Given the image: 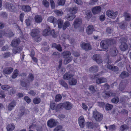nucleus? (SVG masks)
<instances>
[{
  "label": "nucleus",
  "instance_id": "27",
  "mask_svg": "<svg viewBox=\"0 0 131 131\" xmlns=\"http://www.w3.org/2000/svg\"><path fill=\"white\" fill-rule=\"evenodd\" d=\"M98 70V67L97 66H93L91 67L89 71L95 73L97 72Z\"/></svg>",
  "mask_w": 131,
  "mask_h": 131
},
{
  "label": "nucleus",
  "instance_id": "48",
  "mask_svg": "<svg viewBox=\"0 0 131 131\" xmlns=\"http://www.w3.org/2000/svg\"><path fill=\"white\" fill-rule=\"evenodd\" d=\"M93 60L96 61L98 63H101L102 61L101 58H93Z\"/></svg>",
  "mask_w": 131,
  "mask_h": 131
},
{
  "label": "nucleus",
  "instance_id": "36",
  "mask_svg": "<svg viewBox=\"0 0 131 131\" xmlns=\"http://www.w3.org/2000/svg\"><path fill=\"white\" fill-rule=\"evenodd\" d=\"M124 16L125 18V20L126 21H129L131 20V16L130 14L126 12L124 13Z\"/></svg>",
  "mask_w": 131,
  "mask_h": 131
},
{
  "label": "nucleus",
  "instance_id": "41",
  "mask_svg": "<svg viewBox=\"0 0 131 131\" xmlns=\"http://www.w3.org/2000/svg\"><path fill=\"white\" fill-rule=\"evenodd\" d=\"M127 25L126 23H121L119 24L120 28L123 29H125L126 28Z\"/></svg>",
  "mask_w": 131,
  "mask_h": 131
},
{
  "label": "nucleus",
  "instance_id": "19",
  "mask_svg": "<svg viewBox=\"0 0 131 131\" xmlns=\"http://www.w3.org/2000/svg\"><path fill=\"white\" fill-rule=\"evenodd\" d=\"M107 82L106 79L104 78H97L96 80V82L97 84H101Z\"/></svg>",
  "mask_w": 131,
  "mask_h": 131
},
{
  "label": "nucleus",
  "instance_id": "11",
  "mask_svg": "<svg viewBox=\"0 0 131 131\" xmlns=\"http://www.w3.org/2000/svg\"><path fill=\"white\" fill-rule=\"evenodd\" d=\"M101 6H97L93 7L92 9V11L94 14L95 15L100 13L101 12Z\"/></svg>",
  "mask_w": 131,
  "mask_h": 131
},
{
  "label": "nucleus",
  "instance_id": "64",
  "mask_svg": "<svg viewBox=\"0 0 131 131\" xmlns=\"http://www.w3.org/2000/svg\"><path fill=\"white\" fill-rule=\"evenodd\" d=\"M56 49L59 51L61 52L62 51V48L60 44H58L56 47Z\"/></svg>",
  "mask_w": 131,
  "mask_h": 131
},
{
  "label": "nucleus",
  "instance_id": "20",
  "mask_svg": "<svg viewBox=\"0 0 131 131\" xmlns=\"http://www.w3.org/2000/svg\"><path fill=\"white\" fill-rule=\"evenodd\" d=\"M13 69L11 67L4 68L3 70L4 74H9L13 71Z\"/></svg>",
  "mask_w": 131,
  "mask_h": 131
},
{
  "label": "nucleus",
  "instance_id": "40",
  "mask_svg": "<svg viewBox=\"0 0 131 131\" xmlns=\"http://www.w3.org/2000/svg\"><path fill=\"white\" fill-rule=\"evenodd\" d=\"M58 27L61 28L63 27V21L61 19H59L57 23Z\"/></svg>",
  "mask_w": 131,
  "mask_h": 131
},
{
  "label": "nucleus",
  "instance_id": "35",
  "mask_svg": "<svg viewBox=\"0 0 131 131\" xmlns=\"http://www.w3.org/2000/svg\"><path fill=\"white\" fill-rule=\"evenodd\" d=\"M59 83L62 86H64L66 89H68V86L67 83L63 80H60L59 81Z\"/></svg>",
  "mask_w": 131,
  "mask_h": 131
},
{
  "label": "nucleus",
  "instance_id": "42",
  "mask_svg": "<svg viewBox=\"0 0 131 131\" xmlns=\"http://www.w3.org/2000/svg\"><path fill=\"white\" fill-rule=\"evenodd\" d=\"M42 3L45 7L47 8L49 7V3L47 0H43L42 1Z\"/></svg>",
  "mask_w": 131,
  "mask_h": 131
},
{
  "label": "nucleus",
  "instance_id": "14",
  "mask_svg": "<svg viewBox=\"0 0 131 131\" xmlns=\"http://www.w3.org/2000/svg\"><path fill=\"white\" fill-rule=\"evenodd\" d=\"M103 97L104 98H107L110 96H115L116 95L115 93H113L110 92H104L102 94Z\"/></svg>",
  "mask_w": 131,
  "mask_h": 131
},
{
  "label": "nucleus",
  "instance_id": "4",
  "mask_svg": "<svg viewBox=\"0 0 131 131\" xmlns=\"http://www.w3.org/2000/svg\"><path fill=\"white\" fill-rule=\"evenodd\" d=\"M52 35L53 37H55L56 36L54 29L51 30L50 27L45 29L43 32V35L46 36L49 35Z\"/></svg>",
  "mask_w": 131,
  "mask_h": 131
},
{
  "label": "nucleus",
  "instance_id": "29",
  "mask_svg": "<svg viewBox=\"0 0 131 131\" xmlns=\"http://www.w3.org/2000/svg\"><path fill=\"white\" fill-rule=\"evenodd\" d=\"M35 20L36 22L39 23L42 21V19L41 16L37 15L35 16Z\"/></svg>",
  "mask_w": 131,
  "mask_h": 131
},
{
  "label": "nucleus",
  "instance_id": "39",
  "mask_svg": "<svg viewBox=\"0 0 131 131\" xmlns=\"http://www.w3.org/2000/svg\"><path fill=\"white\" fill-rule=\"evenodd\" d=\"M66 0H58L57 3L59 6L64 5L66 2Z\"/></svg>",
  "mask_w": 131,
  "mask_h": 131
},
{
  "label": "nucleus",
  "instance_id": "7",
  "mask_svg": "<svg viewBox=\"0 0 131 131\" xmlns=\"http://www.w3.org/2000/svg\"><path fill=\"white\" fill-rule=\"evenodd\" d=\"M6 7L7 9L10 12H14L16 10L15 6L13 4L7 2L5 4Z\"/></svg>",
  "mask_w": 131,
  "mask_h": 131
},
{
  "label": "nucleus",
  "instance_id": "34",
  "mask_svg": "<svg viewBox=\"0 0 131 131\" xmlns=\"http://www.w3.org/2000/svg\"><path fill=\"white\" fill-rule=\"evenodd\" d=\"M129 128V127L126 125H121L119 131H124L127 130Z\"/></svg>",
  "mask_w": 131,
  "mask_h": 131
},
{
  "label": "nucleus",
  "instance_id": "52",
  "mask_svg": "<svg viewBox=\"0 0 131 131\" xmlns=\"http://www.w3.org/2000/svg\"><path fill=\"white\" fill-rule=\"evenodd\" d=\"M61 96L60 94H58L56 96L55 101L56 102H58L61 100Z\"/></svg>",
  "mask_w": 131,
  "mask_h": 131
},
{
  "label": "nucleus",
  "instance_id": "55",
  "mask_svg": "<svg viewBox=\"0 0 131 131\" xmlns=\"http://www.w3.org/2000/svg\"><path fill=\"white\" fill-rule=\"evenodd\" d=\"M71 60V58H66L64 60V63L66 64L70 62Z\"/></svg>",
  "mask_w": 131,
  "mask_h": 131
},
{
  "label": "nucleus",
  "instance_id": "59",
  "mask_svg": "<svg viewBox=\"0 0 131 131\" xmlns=\"http://www.w3.org/2000/svg\"><path fill=\"white\" fill-rule=\"evenodd\" d=\"M20 111H21L20 114L21 115L26 114V112L27 111V110H26L23 107L22 109L20 110Z\"/></svg>",
  "mask_w": 131,
  "mask_h": 131
},
{
  "label": "nucleus",
  "instance_id": "60",
  "mask_svg": "<svg viewBox=\"0 0 131 131\" xmlns=\"http://www.w3.org/2000/svg\"><path fill=\"white\" fill-rule=\"evenodd\" d=\"M24 14L23 13H21L20 15L19 19L21 22L23 23V19L24 16Z\"/></svg>",
  "mask_w": 131,
  "mask_h": 131
},
{
  "label": "nucleus",
  "instance_id": "23",
  "mask_svg": "<svg viewBox=\"0 0 131 131\" xmlns=\"http://www.w3.org/2000/svg\"><path fill=\"white\" fill-rule=\"evenodd\" d=\"M85 14L86 15L85 18L88 20H89L92 16V15L91 11L89 10H87L86 11Z\"/></svg>",
  "mask_w": 131,
  "mask_h": 131
},
{
  "label": "nucleus",
  "instance_id": "58",
  "mask_svg": "<svg viewBox=\"0 0 131 131\" xmlns=\"http://www.w3.org/2000/svg\"><path fill=\"white\" fill-rule=\"evenodd\" d=\"M5 30H0V38H2L4 36H5Z\"/></svg>",
  "mask_w": 131,
  "mask_h": 131
},
{
  "label": "nucleus",
  "instance_id": "10",
  "mask_svg": "<svg viewBox=\"0 0 131 131\" xmlns=\"http://www.w3.org/2000/svg\"><path fill=\"white\" fill-rule=\"evenodd\" d=\"M101 48L104 50H107L108 48L109 45L106 40H102L100 43Z\"/></svg>",
  "mask_w": 131,
  "mask_h": 131
},
{
  "label": "nucleus",
  "instance_id": "16",
  "mask_svg": "<svg viewBox=\"0 0 131 131\" xmlns=\"http://www.w3.org/2000/svg\"><path fill=\"white\" fill-rule=\"evenodd\" d=\"M63 107L67 110H70L72 107V104L68 102H65L63 103Z\"/></svg>",
  "mask_w": 131,
  "mask_h": 131
},
{
  "label": "nucleus",
  "instance_id": "3",
  "mask_svg": "<svg viewBox=\"0 0 131 131\" xmlns=\"http://www.w3.org/2000/svg\"><path fill=\"white\" fill-rule=\"evenodd\" d=\"M40 32L39 29H34L31 30L30 32V35L33 38H35V41L39 42L41 40V39L40 38L39 33Z\"/></svg>",
  "mask_w": 131,
  "mask_h": 131
},
{
  "label": "nucleus",
  "instance_id": "53",
  "mask_svg": "<svg viewBox=\"0 0 131 131\" xmlns=\"http://www.w3.org/2000/svg\"><path fill=\"white\" fill-rule=\"evenodd\" d=\"M113 107L112 105H110L108 104H107L106 105V109L107 110H110Z\"/></svg>",
  "mask_w": 131,
  "mask_h": 131
},
{
  "label": "nucleus",
  "instance_id": "47",
  "mask_svg": "<svg viewBox=\"0 0 131 131\" xmlns=\"http://www.w3.org/2000/svg\"><path fill=\"white\" fill-rule=\"evenodd\" d=\"M118 53V51L116 49H115L113 50L112 53V56L113 57L116 56Z\"/></svg>",
  "mask_w": 131,
  "mask_h": 131
},
{
  "label": "nucleus",
  "instance_id": "30",
  "mask_svg": "<svg viewBox=\"0 0 131 131\" xmlns=\"http://www.w3.org/2000/svg\"><path fill=\"white\" fill-rule=\"evenodd\" d=\"M15 126L13 124H10L7 125L6 129L8 131H12L15 128Z\"/></svg>",
  "mask_w": 131,
  "mask_h": 131
},
{
  "label": "nucleus",
  "instance_id": "61",
  "mask_svg": "<svg viewBox=\"0 0 131 131\" xmlns=\"http://www.w3.org/2000/svg\"><path fill=\"white\" fill-rule=\"evenodd\" d=\"M119 101V99L117 97H116L113 99L111 100V101L114 103H117Z\"/></svg>",
  "mask_w": 131,
  "mask_h": 131
},
{
  "label": "nucleus",
  "instance_id": "12",
  "mask_svg": "<svg viewBox=\"0 0 131 131\" xmlns=\"http://www.w3.org/2000/svg\"><path fill=\"white\" fill-rule=\"evenodd\" d=\"M119 48L121 51H125L128 49V45L126 42L122 41L119 46Z\"/></svg>",
  "mask_w": 131,
  "mask_h": 131
},
{
  "label": "nucleus",
  "instance_id": "15",
  "mask_svg": "<svg viewBox=\"0 0 131 131\" xmlns=\"http://www.w3.org/2000/svg\"><path fill=\"white\" fill-rule=\"evenodd\" d=\"M57 124V122L53 119H51L48 121L47 125L49 127L52 128L55 126Z\"/></svg>",
  "mask_w": 131,
  "mask_h": 131
},
{
  "label": "nucleus",
  "instance_id": "63",
  "mask_svg": "<svg viewBox=\"0 0 131 131\" xmlns=\"http://www.w3.org/2000/svg\"><path fill=\"white\" fill-rule=\"evenodd\" d=\"M105 15H102L100 16V19L101 21H104L105 19Z\"/></svg>",
  "mask_w": 131,
  "mask_h": 131
},
{
  "label": "nucleus",
  "instance_id": "13",
  "mask_svg": "<svg viewBox=\"0 0 131 131\" xmlns=\"http://www.w3.org/2000/svg\"><path fill=\"white\" fill-rule=\"evenodd\" d=\"M78 123L80 127L83 128L84 127L85 120L83 116H80L78 119Z\"/></svg>",
  "mask_w": 131,
  "mask_h": 131
},
{
  "label": "nucleus",
  "instance_id": "33",
  "mask_svg": "<svg viewBox=\"0 0 131 131\" xmlns=\"http://www.w3.org/2000/svg\"><path fill=\"white\" fill-rule=\"evenodd\" d=\"M129 73L127 72L123 71L121 73L120 76L122 78L124 79L128 77L129 76Z\"/></svg>",
  "mask_w": 131,
  "mask_h": 131
},
{
  "label": "nucleus",
  "instance_id": "1",
  "mask_svg": "<svg viewBox=\"0 0 131 131\" xmlns=\"http://www.w3.org/2000/svg\"><path fill=\"white\" fill-rule=\"evenodd\" d=\"M20 39L18 38H16L13 39L12 41L11 46L15 48L13 50V53L15 54L21 51L23 48L21 46L17 47L20 42Z\"/></svg>",
  "mask_w": 131,
  "mask_h": 131
},
{
  "label": "nucleus",
  "instance_id": "37",
  "mask_svg": "<svg viewBox=\"0 0 131 131\" xmlns=\"http://www.w3.org/2000/svg\"><path fill=\"white\" fill-rule=\"evenodd\" d=\"M62 54L64 56L66 57H69L71 56V53L69 51H66L63 52Z\"/></svg>",
  "mask_w": 131,
  "mask_h": 131
},
{
  "label": "nucleus",
  "instance_id": "24",
  "mask_svg": "<svg viewBox=\"0 0 131 131\" xmlns=\"http://www.w3.org/2000/svg\"><path fill=\"white\" fill-rule=\"evenodd\" d=\"M22 10L25 12H28L31 10V8L29 5H23L21 8Z\"/></svg>",
  "mask_w": 131,
  "mask_h": 131
},
{
  "label": "nucleus",
  "instance_id": "31",
  "mask_svg": "<svg viewBox=\"0 0 131 131\" xmlns=\"http://www.w3.org/2000/svg\"><path fill=\"white\" fill-rule=\"evenodd\" d=\"M108 45H113L116 42V40L110 38L106 40Z\"/></svg>",
  "mask_w": 131,
  "mask_h": 131
},
{
  "label": "nucleus",
  "instance_id": "62",
  "mask_svg": "<svg viewBox=\"0 0 131 131\" xmlns=\"http://www.w3.org/2000/svg\"><path fill=\"white\" fill-rule=\"evenodd\" d=\"M11 54L9 52H7L4 54V57H8L10 56Z\"/></svg>",
  "mask_w": 131,
  "mask_h": 131
},
{
  "label": "nucleus",
  "instance_id": "51",
  "mask_svg": "<svg viewBox=\"0 0 131 131\" xmlns=\"http://www.w3.org/2000/svg\"><path fill=\"white\" fill-rule=\"evenodd\" d=\"M10 88L9 86L6 85H3L1 86L2 89L4 90H7L9 89Z\"/></svg>",
  "mask_w": 131,
  "mask_h": 131
},
{
  "label": "nucleus",
  "instance_id": "18",
  "mask_svg": "<svg viewBox=\"0 0 131 131\" xmlns=\"http://www.w3.org/2000/svg\"><path fill=\"white\" fill-rule=\"evenodd\" d=\"M16 103L15 101H13L9 103L8 106V110L11 111L16 106Z\"/></svg>",
  "mask_w": 131,
  "mask_h": 131
},
{
  "label": "nucleus",
  "instance_id": "46",
  "mask_svg": "<svg viewBox=\"0 0 131 131\" xmlns=\"http://www.w3.org/2000/svg\"><path fill=\"white\" fill-rule=\"evenodd\" d=\"M18 71L17 69H16L14 71L12 76V78L13 79L15 78L18 75Z\"/></svg>",
  "mask_w": 131,
  "mask_h": 131
},
{
  "label": "nucleus",
  "instance_id": "25",
  "mask_svg": "<svg viewBox=\"0 0 131 131\" xmlns=\"http://www.w3.org/2000/svg\"><path fill=\"white\" fill-rule=\"evenodd\" d=\"M74 75L70 72H67L65 73L63 75V78L64 79L69 80Z\"/></svg>",
  "mask_w": 131,
  "mask_h": 131
},
{
  "label": "nucleus",
  "instance_id": "32",
  "mask_svg": "<svg viewBox=\"0 0 131 131\" xmlns=\"http://www.w3.org/2000/svg\"><path fill=\"white\" fill-rule=\"evenodd\" d=\"M34 77L33 74L31 73H30L28 77L27 80V81L28 83L32 82L34 80Z\"/></svg>",
  "mask_w": 131,
  "mask_h": 131
},
{
  "label": "nucleus",
  "instance_id": "54",
  "mask_svg": "<svg viewBox=\"0 0 131 131\" xmlns=\"http://www.w3.org/2000/svg\"><path fill=\"white\" fill-rule=\"evenodd\" d=\"M50 2L51 8L52 9H54L55 8V4L53 0H50Z\"/></svg>",
  "mask_w": 131,
  "mask_h": 131
},
{
  "label": "nucleus",
  "instance_id": "21",
  "mask_svg": "<svg viewBox=\"0 0 131 131\" xmlns=\"http://www.w3.org/2000/svg\"><path fill=\"white\" fill-rule=\"evenodd\" d=\"M94 28L93 26L89 25L87 27L86 29V32L89 35L91 34L93 31Z\"/></svg>",
  "mask_w": 131,
  "mask_h": 131
},
{
  "label": "nucleus",
  "instance_id": "57",
  "mask_svg": "<svg viewBox=\"0 0 131 131\" xmlns=\"http://www.w3.org/2000/svg\"><path fill=\"white\" fill-rule=\"evenodd\" d=\"M86 125L89 128H92L93 127V123L91 122H88Z\"/></svg>",
  "mask_w": 131,
  "mask_h": 131
},
{
  "label": "nucleus",
  "instance_id": "50",
  "mask_svg": "<svg viewBox=\"0 0 131 131\" xmlns=\"http://www.w3.org/2000/svg\"><path fill=\"white\" fill-rule=\"evenodd\" d=\"M28 83L27 84L25 82H24L23 81H22L21 82V86H22L25 87H27L28 86H29V84L28 83V82H27Z\"/></svg>",
  "mask_w": 131,
  "mask_h": 131
},
{
  "label": "nucleus",
  "instance_id": "17",
  "mask_svg": "<svg viewBox=\"0 0 131 131\" xmlns=\"http://www.w3.org/2000/svg\"><path fill=\"white\" fill-rule=\"evenodd\" d=\"M48 21L53 23L54 25H57L58 22L57 19L53 16L49 17L48 18Z\"/></svg>",
  "mask_w": 131,
  "mask_h": 131
},
{
  "label": "nucleus",
  "instance_id": "44",
  "mask_svg": "<svg viewBox=\"0 0 131 131\" xmlns=\"http://www.w3.org/2000/svg\"><path fill=\"white\" fill-rule=\"evenodd\" d=\"M63 107V103L59 104L57 105L56 108V111H58L60 109Z\"/></svg>",
  "mask_w": 131,
  "mask_h": 131
},
{
  "label": "nucleus",
  "instance_id": "56",
  "mask_svg": "<svg viewBox=\"0 0 131 131\" xmlns=\"http://www.w3.org/2000/svg\"><path fill=\"white\" fill-rule=\"evenodd\" d=\"M113 29L109 27L107 28L106 30V32L108 34H111L113 32Z\"/></svg>",
  "mask_w": 131,
  "mask_h": 131
},
{
  "label": "nucleus",
  "instance_id": "26",
  "mask_svg": "<svg viewBox=\"0 0 131 131\" xmlns=\"http://www.w3.org/2000/svg\"><path fill=\"white\" fill-rule=\"evenodd\" d=\"M89 88L90 91L92 93H94L98 91V89L96 86L91 85L89 87Z\"/></svg>",
  "mask_w": 131,
  "mask_h": 131
},
{
  "label": "nucleus",
  "instance_id": "22",
  "mask_svg": "<svg viewBox=\"0 0 131 131\" xmlns=\"http://www.w3.org/2000/svg\"><path fill=\"white\" fill-rule=\"evenodd\" d=\"M5 36L10 38L14 36V34L11 30L5 31Z\"/></svg>",
  "mask_w": 131,
  "mask_h": 131
},
{
  "label": "nucleus",
  "instance_id": "9",
  "mask_svg": "<svg viewBox=\"0 0 131 131\" xmlns=\"http://www.w3.org/2000/svg\"><path fill=\"white\" fill-rule=\"evenodd\" d=\"M82 24L81 20L79 18H77L75 19L73 24L74 27L77 28L80 27Z\"/></svg>",
  "mask_w": 131,
  "mask_h": 131
},
{
  "label": "nucleus",
  "instance_id": "5",
  "mask_svg": "<svg viewBox=\"0 0 131 131\" xmlns=\"http://www.w3.org/2000/svg\"><path fill=\"white\" fill-rule=\"evenodd\" d=\"M118 14L117 12H114L112 10H109L106 12V15L109 17L113 19H115L117 16Z\"/></svg>",
  "mask_w": 131,
  "mask_h": 131
},
{
  "label": "nucleus",
  "instance_id": "45",
  "mask_svg": "<svg viewBox=\"0 0 131 131\" xmlns=\"http://www.w3.org/2000/svg\"><path fill=\"white\" fill-rule=\"evenodd\" d=\"M41 101V100L39 98L36 97L33 100V102L34 104H37L39 103Z\"/></svg>",
  "mask_w": 131,
  "mask_h": 131
},
{
  "label": "nucleus",
  "instance_id": "28",
  "mask_svg": "<svg viewBox=\"0 0 131 131\" xmlns=\"http://www.w3.org/2000/svg\"><path fill=\"white\" fill-rule=\"evenodd\" d=\"M77 82V80L75 78H72L69 81V84L71 85H74L76 84Z\"/></svg>",
  "mask_w": 131,
  "mask_h": 131
},
{
  "label": "nucleus",
  "instance_id": "6",
  "mask_svg": "<svg viewBox=\"0 0 131 131\" xmlns=\"http://www.w3.org/2000/svg\"><path fill=\"white\" fill-rule=\"evenodd\" d=\"M93 115L94 117L97 121H100L102 119V114L98 112L94 111L93 112Z\"/></svg>",
  "mask_w": 131,
  "mask_h": 131
},
{
  "label": "nucleus",
  "instance_id": "8",
  "mask_svg": "<svg viewBox=\"0 0 131 131\" xmlns=\"http://www.w3.org/2000/svg\"><path fill=\"white\" fill-rule=\"evenodd\" d=\"M81 47L82 48L85 50H90L92 49L91 45L88 43L83 42L81 44Z\"/></svg>",
  "mask_w": 131,
  "mask_h": 131
},
{
  "label": "nucleus",
  "instance_id": "38",
  "mask_svg": "<svg viewBox=\"0 0 131 131\" xmlns=\"http://www.w3.org/2000/svg\"><path fill=\"white\" fill-rule=\"evenodd\" d=\"M70 25V23L68 21H65L63 24L62 29L63 30H65Z\"/></svg>",
  "mask_w": 131,
  "mask_h": 131
},
{
  "label": "nucleus",
  "instance_id": "2",
  "mask_svg": "<svg viewBox=\"0 0 131 131\" xmlns=\"http://www.w3.org/2000/svg\"><path fill=\"white\" fill-rule=\"evenodd\" d=\"M78 9V7H71L69 8L68 11L71 14L67 15L66 17V18L69 21L72 20L76 16L75 14L77 13Z\"/></svg>",
  "mask_w": 131,
  "mask_h": 131
},
{
  "label": "nucleus",
  "instance_id": "43",
  "mask_svg": "<svg viewBox=\"0 0 131 131\" xmlns=\"http://www.w3.org/2000/svg\"><path fill=\"white\" fill-rule=\"evenodd\" d=\"M55 14L58 16H60L62 15L63 13L62 11L56 10L54 11Z\"/></svg>",
  "mask_w": 131,
  "mask_h": 131
},
{
  "label": "nucleus",
  "instance_id": "49",
  "mask_svg": "<svg viewBox=\"0 0 131 131\" xmlns=\"http://www.w3.org/2000/svg\"><path fill=\"white\" fill-rule=\"evenodd\" d=\"M26 25L27 26H30L31 24V20L29 19H26L25 21Z\"/></svg>",
  "mask_w": 131,
  "mask_h": 131
}]
</instances>
